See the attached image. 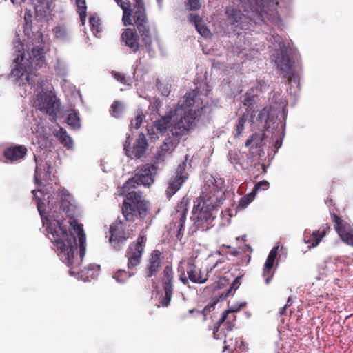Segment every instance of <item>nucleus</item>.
<instances>
[{"instance_id": "obj_1", "label": "nucleus", "mask_w": 353, "mask_h": 353, "mask_svg": "<svg viewBox=\"0 0 353 353\" xmlns=\"http://www.w3.org/2000/svg\"><path fill=\"white\" fill-rule=\"evenodd\" d=\"M43 224H48L46 230L48 238L56 247V251L59 259L70 268L71 274L76 273L85 276L87 280L97 277L99 266L96 264H89L81 268L82 259L85 254L86 239L83 225L76 224L73 226L79 244V252L77 253V243L76 237L71 232H68L67 227L61 220L50 221L46 217L43 219Z\"/></svg>"}, {"instance_id": "obj_2", "label": "nucleus", "mask_w": 353, "mask_h": 353, "mask_svg": "<svg viewBox=\"0 0 353 353\" xmlns=\"http://www.w3.org/2000/svg\"><path fill=\"white\" fill-rule=\"evenodd\" d=\"M114 1L123 10V24L133 26V28H125L122 32L120 37L121 44L133 53L145 48L150 49L152 36L143 0H134L133 8L129 0Z\"/></svg>"}, {"instance_id": "obj_3", "label": "nucleus", "mask_w": 353, "mask_h": 353, "mask_svg": "<svg viewBox=\"0 0 353 353\" xmlns=\"http://www.w3.org/2000/svg\"><path fill=\"white\" fill-rule=\"evenodd\" d=\"M119 194L125 197L121 205V214L126 221L134 223L137 219L143 221L150 212V203L141 190H128L121 188Z\"/></svg>"}, {"instance_id": "obj_4", "label": "nucleus", "mask_w": 353, "mask_h": 353, "mask_svg": "<svg viewBox=\"0 0 353 353\" xmlns=\"http://www.w3.org/2000/svg\"><path fill=\"white\" fill-rule=\"evenodd\" d=\"M248 1L250 10L245 8V14L233 6H229L225 9L228 19L236 28L245 29L246 25L252 21L257 24L263 21V16L267 14L264 0H248Z\"/></svg>"}, {"instance_id": "obj_5", "label": "nucleus", "mask_w": 353, "mask_h": 353, "mask_svg": "<svg viewBox=\"0 0 353 353\" xmlns=\"http://www.w3.org/2000/svg\"><path fill=\"white\" fill-rule=\"evenodd\" d=\"M216 207L217 205L210 200V198L205 199L200 196L194 201L192 216L193 221L192 234L198 230L206 231L212 227Z\"/></svg>"}, {"instance_id": "obj_6", "label": "nucleus", "mask_w": 353, "mask_h": 353, "mask_svg": "<svg viewBox=\"0 0 353 353\" xmlns=\"http://www.w3.org/2000/svg\"><path fill=\"white\" fill-rule=\"evenodd\" d=\"M157 166L154 164L145 163L137 169L135 174L125 182L121 188L128 190H138L137 186L143 185L150 187L154 182V177L157 172Z\"/></svg>"}, {"instance_id": "obj_7", "label": "nucleus", "mask_w": 353, "mask_h": 353, "mask_svg": "<svg viewBox=\"0 0 353 353\" xmlns=\"http://www.w3.org/2000/svg\"><path fill=\"white\" fill-rule=\"evenodd\" d=\"M132 223L131 221H126L124 218L123 220L118 218L110 225L111 235L109 241L116 250H120L125 241L132 238L133 230L130 228V226Z\"/></svg>"}, {"instance_id": "obj_8", "label": "nucleus", "mask_w": 353, "mask_h": 353, "mask_svg": "<svg viewBox=\"0 0 353 353\" xmlns=\"http://www.w3.org/2000/svg\"><path fill=\"white\" fill-rule=\"evenodd\" d=\"M262 83L259 82L255 88H251L245 94L243 105L246 107L245 112L238 119V123L236 125L235 130L233 132L234 137H239L245 129V124L247 121L250 119L252 121L255 115V107L256 103V98L257 94L254 93V90H261Z\"/></svg>"}, {"instance_id": "obj_9", "label": "nucleus", "mask_w": 353, "mask_h": 353, "mask_svg": "<svg viewBox=\"0 0 353 353\" xmlns=\"http://www.w3.org/2000/svg\"><path fill=\"white\" fill-rule=\"evenodd\" d=\"M146 236L140 234L135 241H133L128 246L125 257L128 259V268L133 270L136 267L140 265L142 255L144 252L146 243Z\"/></svg>"}, {"instance_id": "obj_10", "label": "nucleus", "mask_w": 353, "mask_h": 353, "mask_svg": "<svg viewBox=\"0 0 353 353\" xmlns=\"http://www.w3.org/2000/svg\"><path fill=\"white\" fill-rule=\"evenodd\" d=\"M172 268L167 265L161 274V282L164 296L161 298L160 304L162 307H168L172 300L174 292V276Z\"/></svg>"}, {"instance_id": "obj_11", "label": "nucleus", "mask_w": 353, "mask_h": 353, "mask_svg": "<svg viewBox=\"0 0 353 353\" xmlns=\"http://www.w3.org/2000/svg\"><path fill=\"white\" fill-rule=\"evenodd\" d=\"M55 94L52 92L39 93L37 95L36 106L50 116H56L59 105Z\"/></svg>"}, {"instance_id": "obj_12", "label": "nucleus", "mask_w": 353, "mask_h": 353, "mask_svg": "<svg viewBox=\"0 0 353 353\" xmlns=\"http://www.w3.org/2000/svg\"><path fill=\"white\" fill-rule=\"evenodd\" d=\"M130 136H128L123 144L125 154L131 159L141 158L145 154L148 146L145 135L143 133L139 134L133 146L130 148Z\"/></svg>"}, {"instance_id": "obj_13", "label": "nucleus", "mask_w": 353, "mask_h": 353, "mask_svg": "<svg viewBox=\"0 0 353 353\" xmlns=\"http://www.w3.org/2000/svg\"><path fill=\"white\" fill-rule=\"evenodd\" d=\"M188 201L185 198L175 208L173 214L172 224L177 229L176 238L181 240L183 236L184 224L186 221L187 214L188 211Z\"/></svg>"}, {"instance_id": "obj_14", "label": "nucleus", "mask_w": 353, "mask_h": 353, "mask_svg": "<svg viewBox=\"0 0 353 353\" xmlns=\"http://www.w3.org/2000/svg\"><path fill=\"white\" fill-rule=\"evenodd\" d=\"M196 117L191 110L184 112L183 116L176 123L172 125L170 132L172 136L181 139L188 133L194 123Z\"/></svg>"}, {"instance_id": "obj_15", "label": "nucleus", "mask_w": 353, "mask_h": 353, "mask_svg": "<svg viewBox=\"0 0 353 353\" xmlns=\"http://www.w3.org/2000/svg\"><path fill=\"white\" fill-rule=\"evenodd\" d=\"M236 316L234 310H228L222 313L221 319L215 323L213 330V336L216 339H222L219 334V330L224 328L228 332L233 330L236 326Z\"/></svg>"}, {"instance_id": "obj_16", "label": "nucleus", "mask_w": 353, "mask_h": 353, "mask_svg": "<svg viewBox=\"0 0 353 353\" xmlns=\"http://www.w3.org/2000/svg\"><path fill=\"white\" fill-rule=\"evenodd\" d=\"M277 68L280 71V75L283 78L286 79L290 83L292 81L294 74L293 70V62L291 61L290 56L283 51H281L280 56L276 59Z\"/></svg>"}, {"instance_id": "obj_17", "label": "nucleus", "mask_w": 353, "mask_h": 353, "mask_svg": "<svg viewBox=\"0 0 353 353\" xmlns=\"http://www.w3.org/2000/svg\"><path fill=\"white\" fill-rule=\"evenodd\" d=\"M14 61L16 63L14 68L12 70L11 75L16 77L17 79H23L25 76V79L29 82V76L35 70L29 67L25 61L24 54H21L20 57L14 59Z\"/></svg>"}, {"instance_id": "obj_18", "label": "nucleus", "mask_w": 353, "mask_h": 353, "mask_svg": "<svg viewBox=\"0 0 353 353\" xmlns=\"http://www.w3.org/2000/svg\"><path fill=\"white\" fill-rule=\"evenodd\" d=\"M162 252L159 250H153L150 254L145 268L146 277L150 278L157 275L162 265Z\"/></svg>"}, {"instance_id": "obj_19", "label": "nucleus", "mask_w": 353, "mask_h": 353, "mask_svg": "<svg viewBox=\"0 0 353 353\" xmlns=\"http://www.w3.org/2000/svg\"><path fill=\"white\" fill-rule=\"evenodd\" d=\"M180 142V139L176 137H168L165 139L163 144L159 147V149L156 154L154 161L155 163H159L161 161H164V157L167 154H171L177 145Z\"/></svg>"}, {"instance_id": "obj_20", "label": "nucleus", "mask_w": 353, "mask_h": 353, "mask_svg": "<svg viewBox=\"0 0 353 353\" xmlns=\"http://www.w3.org/2000/svg\"><path fill=\"white\" fill-rule=\"evenodd\" d=\"M330 231V225L327 223L323 224L319 230L313 231L312 233L305 232L304 242L309 245L310 248H315Z\"/></svg>"}, {"instance_id": "obj_21", "label": "nucleus", "mask_w": 353, "mask_h": 353, "mask_svg": "<svg viewBox=\"0 0 353 353\" xmlns=\"http://www.w3.org/2000/svg\"><path fill=\"white\" fill-rule=\"evenodd\" d=\"M186 179L187 176L183 174L182 169L177 170L176 174L170 178L168 181V186L165 190L166 197L170 199L181 189Z\"/></svg>"}, {"instance_id": "obj_22", "label": "nucleus", "mask_w": 353, "mask_h": 353, "mask_svg": "<svg viewBox=\"0 0 353 353\" xmlns=\"http://www.w3.org/2000/svg\"><path fill=\"white\" fill-rule=\"evenodd\" d=\"M28 149L23 145H14L7 148L3 151V157L10 163L19 161L27 154Z\"/></svg>"}, {"instance_id": "obj_23", "label": "nucleus", "mask_w": 353, "mask_h": 353, "mask_svg": "<svg viewBox=\"0 0 353 353\" xmlns=\"http://www.w3.org/2000/svg\"><path fill=\"white\" fill-rule=\"evenodd\" d=\"M187 274L188 279L195 283H205L208 279V272L205 273L201 268L190 262L188 263Z\"/></svg>"}, {"instance_id": "obj_24", "label": "nucleus", "mask_w": 353, "mask_h": 353, "mask_svg": "<svg viewBox=\"0 0 353 353\" xmlns=\"http://www.w3.org/2000/svg\"><path fill=\"white\" fill-rule=\"evenodd\" d=\"M44 52L42 48H33L28 59L25 61L29 64V67L35 71L40 68L45 62Z\"/></svg>"}, {"instance_id": "obj_25", "label": "nucleus", "mask_w": 353, "mask_h": 353, "mask_svg": "<svg viewBox=\"0 0 353 353\" xmlns=\"http://www.w3.org/2000/svg\"><path fill=\"white\" fill-rule=\"evenodd\" d=\"M330 211H332L330 208ZM330 212L332 221L334 223V230L339 235L343 234L345 232H348L350 229L353 228L348 222L343 219L342 217L339 216L336 212Z\"/></svg>"}, {"instance_id": "obj_26", "label": "nucleus", "mask_w": 353, "mask_h": 353, "mask_svg": "<svg viewBox=\"0 0 353 353\" xmlns=\"http://www.w3.org/2000/svg\"><path fill=\"white\" fill-rule=\"evenodd\" d=\"M199 94L197 89H193L186 93L178 102V105L181 109H186L192 106L195 103V99Z\"/></svg>"}, {"instance_id": "obj_27", "label": "nucleus", "mask_w": 353, "mask_h": 353, "mask_svg": "<svg viewBox=\"0 0 353 353\" xmlns=\"http://www.w3.org/2000/svg\"><path fill=\"white\" fill-rule=\"evenodd\" d=\"M265 134L263 132L255 133L250 139H247L245 145L246 147L260 148L265 144Z\"/></svg>"}, {"instance_id": "obj_28", "label": "nucleus", "mask_w": 353, "mask_h": 353, "mask_svg": "<svg viewBox=\"0 0 353 353\" xmlns=\"http://www.w3.org/2000/svg\"><path fill=\"white\" fill-rule=\"evenodd\" d=\"M54 37L61 41H68L70 38V30L64 25H59L53 29Z\"/></svg>"}, {"instance_id": "obj_29", "label": "nucleus", "mask_w": 353, "mask_h": 353, "mask_svg": "<svg viewBox=\"0 0 353 353\" xmlns=\"http://www.w3.org/2000/svg\"><path fill=\"white\" fill-rule=\"evenodd\" d=\"M230 332H228L224 328L219 330V334L222 336V339H224L223 351L227 350L232 351L236 349V344L234 343L233 337L230 336Z\"/></svg>"}, {"instance_id": "obj_30", "label": "nucleus", "mask_w": 353, "mask_h": 353, "mask_svg": "<svg viewBox=\"0 0 353 353\" xmlns=\"http://www.w3.org/2000/svg\"><path fill=\"white\" fill-rule=\"evenodd\" d=\"M171 120L172 117L170 115H165L161 119L157 120L154 124L156 130L161 133L165 132L168 128L171 126Z\"/></svg>"}, {"instance_id": "obj_31", "label": "nucleus", "mask_w": 353, "mask_h": 353, "mask_svg": "<svg viewBox=\"0 0 353 353\" xmlns=\"http://www.w3.org/2000/svg\"><path fill=\"white\" fill-rule=\"evenodd\" d=\"M216 304V301L208 303L202 311L197 310L195 309H191L189 310L190 314L196 313L198 315H203V320H205V316L215 308Z\"/></svg>"}, {"instance_id": "obj_32", "label": "nucleus", "mask_w": 353, "mask_h": 353, "mask_svg": "<svg viewBox=\"0 0 353 353\" xmlns=\"http://www.w3.org/2000/svg\"><path fill=\"white\" fill-rule=\"evenodd\" d=\"M123 111V104L122 102L119 101H115L112 104L110 110V112L112 116L119 118L121 117L122 112Z\"/></svg>"}, {"instance_id": "obj_33", "label": "nucleus", "mask_w": 353, "mask_h": 353, "mask_svg": "<svg viewBox=\"0 0 353 353\" xmlns=\"http://www.w3.org/2000/svg\"><path fill=\"white\" fill-rule=\"evenodd\" d=\"M133 274L134 272L130 273V272H127L124 270H119L114 273V278L118 283H123Z\"/></svg>"}, {"instance_id": "obj_34", "label": "nucleus", "mask_w": 353, "mask_h": 353, "mask_svg": "<svg viewBox=\"0 0 353 353\" xmlns=\"http://www.w3.org/2000/svg\"><path fill=\"white\" fill-rule=\"evenodd\" d=\"M67 123L72 128H79L80 127V119L76 112H70L67 117Z\"/></svg>"}, {"instance_id": "obj_35", "label": "nucleus", "mask_w": 353, "mask_h": 353, "mask_svg": "<svg viewBox=\"0 0 353 353\" xmlns=\"http://www.w3.org/2000/svg\"><path fill=\"white\" fill-rule=\"evenodd\" d=\"M255 196V192L252 191L248 194L243 196L239 203L238 208L241 209L246 208L254 199Z\"/></svg>"}, {"instance_id": "obj_36", "label": "nucleus", "mask_w": 353, "mask_h": 353, "mask_svg": "<svg viewBox=\"0 0 353 353\" xmlns=\"http://www.w3.org/2000/svg\"><path fill=\"white\" fill-rule=\"evenodd\" d=\"M77 7V12L79 14L81 20L86 17V2L85 0H75Z\"/></svg>"}, {"instance_id": "obj_37", "label": "nucleus", "mask_w": 353, "mask_h": 353, "mask_svg": "<svg viewBox=\"0 0 353 353\" xmlns=\"http://www.w3.org/2000/svg\"><path fill=\"white\" fill-rule=\"evenodd\" d=\"M143 117L144 114L142 111L137 112L135 118L131 121V127L134 129L139 128L143 122Z\"/></svg>"}, {"instance_id": "obj_38", "label": "nucleus", "mask_w": 353, "mask_h": 353, "mask_svg": "<svg viewBox=\"0 0 353 353\" xmlns=\"http://www.w3.org/2000/svg\"><path fill=\"white\" fill-rule=\"evenodd\" d=\"M339 236L346 244L353 247V228L348 232H343Z\"/></svg>"}, {"instance_id": "obj_39", "label": "nucleus", "mask_w": 353, "mask_h": 353, "mask_svg": "<svg viewBox=\"0 0 353 353\" xmlns=\"http://www.w3.org/2000/svg\"><path fill=\"white\" fill-rule=\"evenodd\" d=\"M57 196L60 197V200H61L60 209L65 211L68 208L69 204H70V200H69L70 198V194L63 193L61 195H59L58 194Z\"/></svg>"}, {"instance_id": "obj_40", "label": "nucleus", "mask_w": 353, "mask_h": 353, "mask_svg": "<svg viewBox=\"0 0 353 353\" xmlns=\"http://www.w3.org/2000/svg\"><path fill=\"white\" fill-rule=\"evenodd\" d=\"M241 276H238L236 277L232 282L230 288L227 290V292L225 293V294L224 295L223 298H227L228 296H230V295H232L233 294V291L234 292L236 290H237L239 287V285H240V280H241Z\"/></svg>"}, {"instance_id": "obj_41", "label": "nucleus", "mask_w": 353, "mask_h": 353, "mask_svg": "<svg viewBox=\"0 0 353 353\" xmlns=\"http://www.w3.org/2000/svg\"><path fill=\"white\" fill-rule=\"evenodd\" d=\"M89 23L93 32H100L101 31L100 20L98 17H91L89 19Z\"/></svg>"}, {"instance_id": "obj_42", "label": "nucleus", "mask_w": 353, "mask_h": 353, "mask_svg": "<svg viewBox=\"0 0 353 353\" xmlns=\"http://www.w3.org/2000/svg\"><path fill=\"white\" fill-rule=\"evenodd\" d=\"M59 139L61 143L65 147L68 148L72 147V140L66 132H61Z\"/></svg>"}, {"instance_id": "obj_43", "label": "nucleus", "mask_w": 353, "mask_h": 353, "mask_svg": "<svg viewBox=\"0 0 353 353\" xmlns=\"http://www.w3.org/2000/svg\"><path fill=\"white\" fill-rule=\"evenodd\" d=\"M228 159L230 162L234 165L240 163V155L235 151H230L228 155Z\"/></svg>"}, {"instance_id": "obj_44", "label": "nucleus", "mask_w": 353, "mask_h": 353, "mask_svg": "<svg viewBox=\"0 0 353 353\" xmlns=\"http://www.w3.org/2000/svg\"><path fill=\"white\" fill-rule=\"evenodd\" d=\"M273 275L274 271H272V269H267L266 267L264 266L263 270V277L264 278L265 282L267 285L270 283Z\"/></svg>"}, {"instance_id": "obj_45", "label": "nucleus", "mask_w": 353, "mask_h": 353, "mask_svg": "<svg viewBox=\"0 0 353 353\" xmlns=\"http://www.w3.org/2000/svg\"><path fill=\"white\" fill-rule=\"evenodd\" d=\"M187 5L190 10H198L201 7V0H187Z\"/></svg>"}, {"instance_id": "obj_46", "label": "nucleus", "mask_w": 353, "mask_h": 353, "mask_svg": "<svg viewBox=\"0 0 353 353\" xmlns=\"http://www.w3.org/2000/svg\"><path fill=\"white\" fill-rule=\"evenodd\" d=\"M270 186V183L267 181H261L258 182L255 185L254 189L252 190L253 192H255V194H256V192L258 190H267Z\"/></svg>"}, {"instance_id": "obj_47", "label": "nucleus", "mask_w": 353, "mask_h": 353, "mask_svg": "<svg viewBox=\"0 0 353 353\" xmlns=\"http://www.w3.org/2000/svg\"><path fill=\"white\" fill-rule=\"evenodd\" d=\"M258 119L260 121H263V120L266 121L268 119V111L265 108H263L260 111Z\"/></svg>"}, {"instance_id": "obj_48", "label": "nucleus", "mask_w": 353, "mask_h": 353, "mask_svg": "<svg viewBox=\"0 0 353 353\" xmlns=\"http://www.w3.org/2000/svg\"><path fill=\"white\" fill-rule=\"evenodd\" d=\"M278 252H279V246L273 247V248L270 250V252L268 256V258L275 261L276 256L278 254Z\"/></svg>"}, {"instance_id": "obj_49", "label": "nucleus", "mask_w": 353, "mask_h": 353, "mask_svg": "<svg viewBox=\"0 0 353 353\" xmlns=\"http://www.w3.org/2000/svg\"><path fill=\"white\" fill-rule=\"evenodd\" d=\"M114 77H115V79L117 81H120L121 83H126L125 76L123 74L115 72L114 73Z\"/></svg>"}, {"instance_id": "obj_50", "label": "nucleus", "mask_w": 353, "mask_h": 353, "mask_svg": "<svg viewBox=\"0 0 353 353\" xmlns=\"http://www.w3.org/2000/svg\"><path fill=\"white\" fill-rule=\"evenodd\" d=\"M196 28H197L199 32L201 35H203L204 37H207L209 34L210 30L206 27L202 26V27L199 28L198 26V25H196Z\"/></svg>"}, {"instance_id": "obj_51", "label": "nucleus", "mask_w": 353, "mask_h": 353, "mask_svg": "<svg viewBox=\"0 0 353 353\" xmlns=\"http://www.w3.org/2000/svg\"><path fill=\"white\" fill-rule=\"evenodd\" d=\"M55 70L57 72V73L59 74V75H62V76H64L66 74V71L65 70L64 68H62L61 66V64L59 63V61H58V64L57 66H55Z\"/></svg>"}, {"instance_id": "obj_52", "label": "nucleus", "mask_w": 353, "mask_h": 353, "mask_svg": "<svg viewBox=\"0 0 353 353\" xmlns=\"http://www.w3.org/2000/svg\"><path fill=\"white\" fill-rule=\"evenodd\" d=\"M274 262H275V261H274L271 259L267 258L264 266H265L267 269H272Z\"/></svg>"}, {"instance_id": "obj_53", "label": "nucleus", "mask_w": 353, "mask_h": 353, "mask_svg": "<svg viewBox=\"0 0 353 353\" xmlns=\"http://www.w3.org/2000/svg\"><path fill=\"white\" fill-rule=\"evenodd\" d=\"M290 306V304H285L279 311L280 316L285 315L287 308Z\"/></svg>"}, {"instance_id": "obj_54", "label": "nucleus", "mask_w": 353, "mask_h": 353, "mask_svg": "<svg viewBox=\"0 0 353 353\" xmlns=\"http://www.w3.org/2000/svg\"><path fill=\"white\" fill-rule=\"evenodd\" d=\"M188 277L187 278L185 276H180L179 280L184 284L188 285Z\"/></svg>"}, {"instance_id": "obj_55", "label": "nucleus", "mask_w": 353, "mask_h": 353, "mask_svg": "<svg viewBox=\"0 0 353 353\" xmlns=\"http://www.w3.org/2000/svg\"><path fill=\"white\" fill-rule=\"evenodd\" d=\"M325 203H326L329 207H330V206H332V205H334L333 199H332L331 197H330V196H328V197L325 199Z\"/></svg>"}, {"instance_id": "obj_56", "label": "nucleus", "mask_w": 353, "mask_h": 353, "mask_svg": "<svg viewBox=\"0 0 353 353\" xmlns=\"http://www.w3.org/2000/svg\"><path fill=\"white\" fill-rule=\"evenodd\" d=\"M282 145V141L281 140H276L274 143V147L276 148V149H279Z\"/></svg>"}, {"instance_id": "obj_57", "label": "nucleus", "mask_w": 353, "mask_h": 353, "mask_svg": "<svg viewBox=\"0 0 353 353\" xmlns=\"http://www.w3.org/2000/svg\"><path fill=\"white\" fill-rule=\"evenodd\" d=\"M31 17L32 16L30 14L27 12L25 13L24 19L26 20V23H28V19H30Z\"/></svg>"}, {"instance_id": "obj_58", "label": "nucleus", "mask_w": 353, "mask_h": 353, "mask_svg": "<svg viewBox=\"0 0 353 353\" xmlns=\"http://www.w3.org/2000/svg\"><path fill=\"white\" fill-rule=\"evenodd\" d=\"M38 210L41 216V217L43 218V214H42V210H41V205H40V203H38Z\"/></svg>"}, {"instance_id": "obj_59", "label": "nucleus", "mask_w": 353, "mask_h": 353, "mask_svg": "<svg viewBox=\"0 0 353 353\" xmlns=\"http://www.w3.org/2000/svg\"><path fill=\"white\" fill-rule=\"evenodd\" d=\"M11 1H12V3L13 4H15V5L20 4V1L19 0H11Z\"/></svg>"}, {"instance_id": "obj_60", "label": "nucleus", "mask_w": 353, "mask_h": 353, "mask_svg": "<svg viewBox=\"0 0 353 353\" xmlns=\"http://www.w3.org/2000/svg\"><path fill=\"white\" fill-rule=\"evenodd\" d=\"M39 1L41 3H48L49 0H39Z\"/></svg>"}, {"instance_id": "obj_61", "label": "nucleus", "mask_w": 353, "mask_h": 353, "mask_svg": "<svg viewBox=\"0 0 353 353\" xmlns=\"http://www.w3.org/2000/svg\"><path fill=\"white\" fill-rule=\"evenodd\" d=\"M286 304H290V305H292V302H291V299L290 298H288Z\"/></svg>"}, {"instance_id": "obj_62", "label": "nucleus", "mask_w": 353, "mask_h": 353, "mask_svg": "<svg viewBox=\"0 0 353 353\" xmlns=\"http://www.w3.org/2000/svg\"><path fill=\"white\" fill-rule=\"evenodd\" d=\"M36 192H37V191H36L35 190H32V193L34 195H35V193H36Z\"/></svg>"}, {"instance_id": "obj_63", "label": "nucleus", "mask_w": 353, "mask_h": 353, "mask_svg": "<svg viewBox=\"0 0 353 353\" xmlns=\"http://www.w3.org/2000/svg\"><path fill=\"white\" fill-rule=\"evenodd\" d=\"M159 3H161L163 0H157Z\"/></svg>"}]
</instances>
